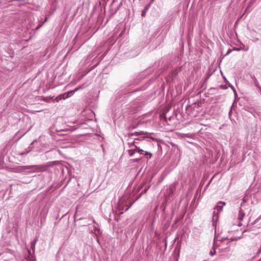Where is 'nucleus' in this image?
<instances>
[{"label":"nucleus","instance_id":"nucleus-1","mask_svg":"<svg viewBox=\"0 0 261 261\" xmlns=\"http://www.w3.org/2000/svg\"><path fill=\"white\" fill-rule=\"evenodd\" d=\"M27 167H30L28 170H29L27 173L28 174L35 173V172H40L44 171L46 170V166L43 165H30L27 166Z\"/></svg>","mask_w":261,"mask_h":261},{"label":"nucleus","instance_id":"nucleus-2","mask_svg":"<svg viewBox=\"0 0 261 261\" xmlns=\"http://www.w3.org/2000/svg\"><path fill=\"white\" fill-rule=\"evenodd\" d=\"M90 84V83L86 82V83H84L83 84L77 87L74 90H71V91H68L66 93H65L63 94V96H64L63 98L64 99L70 97L71 95H72L75 92H76L80 89H85V88L88 87Z\"/></svg>","mask_w":261,"mask_h":261},{"label":"nucleus","instance_id":"nucleus-3","mask_svg":"<svg viewBox=\"0 0 261 261\" xmlns=\"http://www.w3.org/2000/svg\"><path fill=\"white\" fill-rule=\"evenodd\" d=\"M225 205V202L222 201H219L217 205L214 207V211L213 212V221L215 220H217L218 218V214L221 212Z\"/></svg>","mask_w":261,"mask_h":261},{"label":"nucleus","instance_id":"nucleus-4","mask_svg":"<svg viewBox=\"0 0 261 261\" xmlns=\"http://www.w3.org/2000/svg\"><path fill=\"white\" fill-rule=\"evenodd\" d=\"M145 138V137H139L137 138H135L134 141L132 143H129V147L130 148L132 147L133 146H134L136 148H138L139 147L138 146V141L140 140H143Z\"/></svg>","mask_w":261,"mask_h":261},{"label":"nucleus","instance_id":"nucleus-5","mask_svg":"<svg viewBox=\"0 0 261 261\" xmlns=\"http://www.w3.org/2000/svg\"><path fill=\"white\" fill-rule=\"evenodd\" d=\"M136 152H138L140 154H143L144 156H146L147 158H151L152 156V154L148 151H145L142 149H140L139 147L138 148H136Z\"/></svg>","mask_w":261,"mask_h":261},{"label":"nucleus","instance_id":"nucleus-6","mask_svg":"<svg viewBox=\"0 0 261 261\" xmlns=\"http://www.w3.org/2000/svg\"><path fill=\"white\" fill-rule=\"evenodd\" d=\"M30 167L27 166H19L15 168L14 171L17 173H22L25 172Z\"/></svg>","mask_w":261,"mask_h":261},{"label":"nucleus","instance_id":"nucleus-7","mask_svg":"<svg viewBox=\"0 0 261 261\" xmlns=\"http://www.w3.org/2000/svg\"><path fill=\"white\" fill-rule=\"evenodd\" d=\"M28 256L23 261H36V259L33 255H32L30 250L27 249Z\"/></svg>","mask_w":261,"mask_h":261},{"label":"nucleus","instance_id":"nucleus-8","mask_svg":"<svg viewBox=\"0 0 261 261\" xmlns=\"http://www.w3.org/2000/svg\"><path fill=\"white\" fill-rule=\"evenodd\" d=\"M148 134L147 132H144L143 131L136 132L135 133L128 134V136L132 137L133 136H139V135H145V134Z\"/></svg>","mask_w":261,"mask_h":261},{"label":"nucleus","instance_id":"nucleus-9","mask_svg":"<svg viewBox=\"0 0 261 261\" xmlns=\"http://www.w3.org/2000/svg\"><path fill=\"white\" fill-rule=\"evenodd\" d=\"M150 6V4H149L148 5H147L146 6H145L144 9L142 11L141 16L142 17H144L145 16L146 13L147 11H148V9L149 8Z\"/></svg>","mask_w":261,"mask_h":261},{"label":"nucleus","instance_id":"nucleus-10","mask_svg":"<svg viewBox=\"0 0 261 261\" xmlns=\"http://www.w3.org/2000/svg\"><path fill=\"white\" fill-rule=\"evenodd\" d=\"M216 253V240H214L213 246L212 249L210 252V254L213 256Z\"/></svg>","mask_w":261,"mask_h":261},{"label":"nucleus","instance_id":"nucleus-11","mask_svg":"<svg viewBox=\"0 0 261 261\" xmlns=\"http://www.w3.org/2000/svg\"><path fill=\"white\" fill-rule=\"evenodd\" d=\"M245 214L244 213L242 208H240L239 215H238V219L240 221H242L244 217L245 216Z\"/></svg>","mask_w":261,"mask_h":261},{"label":"nucleus","instance_id":"nucleus-12","mask_svg":"<svg viewBox=\"0 0 261 261\" xmlns=\"http://www.w3.org/2000/svg\"><path fill=\"white\" fill-rule=\"evenodd\" d=\"M38 241V239L36 238L34 240V241H32L31 243V248L32 249L33 252H34L35 249V245Z\"/></svg>","mask_w":261,"mask_h":261},{"label":"nucleus","instance_id":"nucleus-13","mask_svg":"<svg viewBox=\"0 0 261 261\" xmlns=\"http://www.w3.org/2000/svg\"><path fill=\"white\" fill-rule=\"evenodd\" d=\"M252 78L254 80V83L255 86L257 88V89L261 91V87L259 85V83L258 82L257 79L255 78V77L254 76H252Z\"/></svg>","mask_w":261,"mask_h":261},{"label":"nucleus","instance_id":"nucleus-14","mask_svg":"<svg viewBox=\"0 0 261 261\" xmlns=\"http://www.w3.org/2000/svg\"><path fill=\"white\" fill-rule=\"evenodd\" d=\"M6 167L4 163V159L2 157L0 158V169L5 168Z\"/></svg>","mask_w":261,"mask_h":261},{"label":"nucleus","instance_id":"nucleus-15","mask_svg":"<svg viewBox=\"0 0 261 261\" xmlns=\"http://www.w3.org/2000/svg\"><path fill=\"white\" fill-rule=\"evenodd\" d=\"M136 152V149H132L128 150V153L130 156H133Z\"/></svg>","mask_w":261,"mask_h":261},{"label":"nucleus","instance_id":"nucleus-16","mask_svg":"<svg viewBox=\"0 0 261 261\" xmlns=\"http://www.w3.org/2000/svg\"><path fill=\"white\" fill-rule=\"evenodd\" d=\"M182 135H183V136H184L185 137L190 138H193L195 136L194 134H184Z\"/></svg>","mask_w":261,"mask_h":261},{"label":"nucleus","instance_id":"nucleus-17","mask_svg":"<svg viewBox=\"0 0 261 261\" xmlns=\"http://www.w3.org/2000/svg\"><path fill=\"white\" fill-rule=\"evenodd\" d=\"M243 232V233H246V232L249 233V234H245L246 236H249V237L253 238L254 236H255L254 233H250V232H249L248 230H244Z\"/></svg>","mask_w":261,"mask_h":261},{"label":"nucleus","instance_id":"nucleus-18","mask_svg":"<svg viewBox=\"0 0 261 261\" xmlns=\"http://www.w3.org/2000/svg\"><path fill=\"white\" fill-rule=\"evenodd\" d=\"M261 219V216H259V217H258L257 218H256L255 219V220L254 221V222L253 223V224H255L256 223H257L260 219Z\"/></svg>","mask_w":261,"mask_h":261},{"label":"nucleus","instance_id":"nucleus-19","mask_svg":"<svg viewBox=\"0 0 261 261\" xmlns=\"http://www.w3.org/2000/svg\"><path fill=\"white\" fill-rule=\"evenodd\" d=\"M232 50H236V51H240V50H242V48H236V47H234V48H233L232 49Z\"/></svg>","mask_w":261,"mask_h":261},{"label":"nucleus","instance_id":"nucleus-20","mask_svg":"<svg viewBox=\"0 0 261 261\" xmlns=\"http://www.w3.org/2000/svg\"><path fill=\"white\" fill-rule=\"evenodd\" d=\"M245 202H246V199H245V198L244 197L243 199V202L241 204V206H242L243 203H245Z\"/></svg>","mask_w":261,"mask_h":261},{"label":"nucleus","instance_id":"nucleus-21","mask_svg":"<svg viewBox=\"0 0 261 261\" xmlns=\"http://www.w3.org/2000/svg\"><path fill=\"white\" fill-rule=\"evenodd\" d=\"M261 253V246H260V247L259 248V249L258 250L257 252V254H259Z\"/></svg>","mask_w":261,"mask_h":261},{"label":"nucleus","instance_id":"nucleus-22","mask_svg":"<svg viewBox=\"0 0 261 261\" xmlns=\"http://www.w3.org/2000/svg\"><path fill=\"white\" fill-rule=\"evenodd\" d=\"M104 57H105V55H101V56L99 58V59H100V60H102V59L104 58Z\"/></svg>","mask_w":261,"mask_h":261},{"label":"nucleus","instance_id":"nucleus-23","mask_svg":"<svg viewBox=\"0 0 261 261\" xmlns=\"http://www.w3.org/2000/svg\"><path fill=\"white\" fill-rule=\"evenodd\" d=\"M232 50H232H232H231V49H229V50L227 51V53H226V55L229 54V53H230Z\"/></svg>","mask_w":261,"mask_h":261},{"label":"nucleus","instance_id":"nucleus-24","mask_svg":"<svg viewBox=\"0 0 261 261\" xmlns=\"http://www.w3.org/2000/svg\"><path fill=\"white\" fill-rule=\"evenodd\" d=\"M137 126H138V125H134V124H133V125H132V127H133V128H136Z\"/></svg>","mask_w":261,"mask_h":261},{"label":"nucleus","instance_id":"nucleus-25","mask_svg":"<svg viewBox=\"0 0 261 261\" xmlns=\"http://www.w3.org/2000/svg\"><path fill=\"white\" fill-rule=\"evenodd\" d=\"M94 55H90L88 58H89V60L91 59L92 57H93Z\"/></svg>","mask_w":261,"mask_h":261},{"label":"nucleus","instance_id":"nucleus-26","mask_svg":"<svg viewBox=\"0 0 261 261\" xmlns=\"http://www.w3.org/2000/svg\"><path fill=\"white\" fill-rule=\"evenodd\" d=\"M140 159H134V161L135 162H138Z\"/></svg>","mask_w":261,"mask_h":261},{"label":"nucleus","instance_id":"nucleus-27","mask_svg":"<svg viewBox=\"0 0 261 261\" xmlns=\"http://www.w3.org/2000/svg\"><path fill=\"white\" fill-rule=\"evenodd\" d=\"M219 246V244H217V242L216 241V249Z\"/></svg>","mask_w":261,"mask_h":261},{"label":"nucleus","instance_id":"nucleus-28","mask_svg":"<svg viewBox=\"0 0 261 261\" xmlns=\"http://www.w3.org/2000/svg\"><path fill=\"white\" fill-rule=\"evenodd\" d=\"M231 112H232V110L231 109V110L229 111V116H230Z\"/></svg>","mask_w":261,"mask_h":261},{"label":"nucleus","instance_id":"nucleus-29","mask_svg":"<svg viewBox=\"0 0 261 261\" xmlns=\"http://www.w3.org/2000/svg\"><path fill=\"white\" fill-rule=\"evenodd\" d=\"M97 64H95V65H94V66L92 67V69H93V68H95V67H96L97 66Z\"/></svg>","mask_w":261,"mask_h":261},{"label":"nucleus","instance_id":"nucleus-30","mask_svg":"<svg viewBox=\"0 0 261 261\" xmlns=\"http://www.w3.org/2000/svg\"><path fill=\"white\" fill-rule=\"evenodd\" d=\"M232 89L233 90V91H234V93H236V90L235 89H234V88L233 87H231Z\"/></svg>","mask_w":261,"mask_h":261},{"label":"nucleus","instance_id":"nucleus-31","mask_svg":"<svg viewBox=\"0 0 261 261\" xmlns=\"http://www.w3.org/2000/svg\"><path fill=\"white\" fill-rule=\"evenodd\" d=\"M242 223H239L238 224V226H242Z\"/></svg>","mask_w":261,"mask_h":261},{"label":"nucleus","instance_id":"nucleus-32","mask_svg":"<svg viewBox=\"0 0 261 261\" xmlns=\"http://www.w3.org/2000/svg\"><path fill=\"white\" fill-rule=\"evenodd\" d=\"M41 26V25H39V26L37 27L36 28V29H39Z\"/></svg>","mask_w":261,"mask_h":261},{"label":"nucleus","instance_id":"nucleus-33","mask_svg":"<svg viewBox=\"0 0 261 261\" xmlns=\"http://www.w3.org/2000/svg\"><path fill=\"white\" fill-rule=\"evenodd\" d=\"M247 49H248L247 48H244V49H243V50H244V51H247Z\"/></svg>","mask_w":261,"mask_h":261},{"label":"nucleus","instance_id":"nucleus-34","mask_svg":"<svg viewBox=\"0 0 261 261\" xmlns=\"http://www.w3.org/2000/svg\"><path fill=\"white\" fill-rule=\"evenodd\" d=\"M93 223H95V221L94 219H93Z\"/></svg>","mask_w":261,"mask_h":261},{"label":"nucleus","instance_id":"nucleus-35","mask_svg":"<svg viewBox=\"0 0 261 261\" xmlns=\"http://www.w3.org/2000/svg\"><path fill=\"white\" fill-rule=\"evenodd\" d=\"M147 190V189H145V191H144V192H146Z\"/></svg>","mask_w":261,"mask_h":261},{"label":"nucleus","instance_id":"nucleus-36","mask_svg":"<svg viewBox=\"0 0 261 261\" xmlns=\"http://www.w3.org/2000/svg\"><path fill=\"white\" fill-rule=\"evenodd\" d=\"M95 230H98L97 228H96V227L95 228Z\"/></svg>","mask_w":261,"mask_h":261},{"label":"nucleus","instance_id":"nucleus-37","mask_svg":"<svg viewBox=\"0 0 261 261\" xmlns=\"http://www.w3.org/2000/svg\"><path fill=\"white\" fill-rule=\"evenodd\" d=\"M98 60H98V62H100V59L98 58Z\"/></svg>","mask_w":261,"mask_h":261},{"label":"nucleus","instance_id":"nucleus-38","mask_svg":"<svg viewBox=\"0 0 261 261\" xmlns=\"http://www.w3.org/2000/svg\"><path fill=\"white\" fill-rule=\"evenodd\" d=\"M258 261H261V258L259 259Z\"/></svg>","mask_w":261,"mask_h":261}]
</instances>
